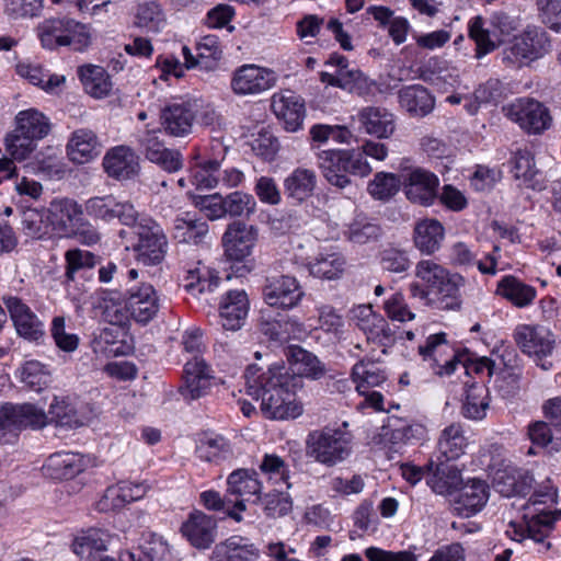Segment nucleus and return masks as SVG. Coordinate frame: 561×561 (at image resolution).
<instances>
[{
    "label": "nucleus",
    "mask_w": 561,
    "mask_h": 561,
    "mask_svg": "<svg viewBox=\"0 0 561 561\" xmlns=\"http://www.w3.org/2000/svg\"><path fill=\"white\" fill-rule=\"evenodd\" d=\"M220 169V161L217 159H209L201 162L192 172V183L197 188H214L218 183V175Z\"/></svg>",
    "instance_id": "obj_63"
},
{
    "label": "nucleus",
    "mask_w": 561,
    "mask_h": 561,
    "mask_svg": "<svg viewBox=\"0 0 561 561\" xmlns=\"http://www.w3.org/2000/svg\"><path fill=\"white\" fill-rule=\"evenodd\" d=\"M201 502L205 508L215 512H224L228 517L237 523H241L243 520L241 512L245 511L244 500H233L228 493L225 497H221L219 492L208 490L201 493Z\"/></svg>",
    "instance_id": "obj_43"
},
{
    "label": "nucleus",
    "mask_w": 561,
    "mask_h": 561,
    "mask_svg": "<svg viewBox=\"0 0 561 561\" xmlns=\"http://www.w3.org/2000/svg\"><path fill=\"white\" fill-rule=\"evenodd\" d=\"M533 482L534 478L528 471L514 467L497 470L493 478L495 491L505 497L526 495Z\"/></svg>",
    "instance_id": "obj_31"
},
{
    "label": "nucleus",
    "mask_w": 561,
    "mask_h": 561,
    "mask_svg": "<svg viewBox=\"0 0 561 561\" xmlns=\"http://www.w3.org/2000/svg\"><path fill=\"white\" fill-rule=\"evenodd\" d=\"M489 499L488 485L481 480H471L456 491L454 511L461 517H470L482 510Z\"/></svg>",
    "instance_id": "obj_26"
},
{
    "label": "nucleus",
    "mask_w": 561,
    "mask_h": 561,
    "mask_svg": "<svg viewBox=\"0 0 561 561\" xmlns=\"http://www.w3.org/2000/svg\"><path fill=\"white\" fill-rule=\"evenodd\" d=\"M67 153L71 161L83 164L101 153V145L92 130L81 128L72 133L67 144Z\"/></svg>",
    "instance_id": "obj_34"
},
{
    "label": "nucleus",
    "mask_w": 561,
    "mask_h": 561,
    "mask_svg": "<svg viewBox=\"0 0 561 561\" xmlns=\"http://www.w3.org/2000/svg\"><path fill=\"white\" fill-rule=\"evenodd\" d=\"M127 227L137 238L133 245L137 261L147 266L160 264L168 251V239L162 227L151 217L138 211L135 222Z\"/></svg>",
    "instance_id": "obj_6"
},
{
    "label": "nucleus",
    "mask_w": 561,
    "mask_h": 561,
    "mask_svg": "<svg viewBox=\"0 0 561 561\" xmlns=\"http://www.w3.org/2000/svg\"><path fill=\"white\" fill-rule=\"evenodd\" d=\"M359 129L378 139L390 138L396 130V117L386 107L365 106L358 111Z\"/></svg>",
    "instance_id": "obj_27"
},
{
    "label": "nucleus",
    "mask_w": 561,
    "mask_h": 561,
    "mask_svg": "<svg viewBox=\"0 0 561 561\" xmlns=\"http://www.w3.org/2000/svg\"><path fill=\"white\" fill-rule=\"evenodd\" d=\"M256 240V230L252 226L236 221L228 226L222 243L225 254L230 261H243L248 257Z\"/></svg>",
    "instance_id": "obj_22"
},
{
    "label": "nucleus",
    "mask_w": 561,
    "mask_h": 561,
    "mask_svg": "<svg viewBox=\"0 0 561 561\" xmlns=\"http://www.w3.org/2000/svg\"><path fill=\"white\" fill-rule=\"evenodd\" d=\"M469 37L476 43V57L482 58L496 48V44L491 39L490 31L484 27V21L481 16H474L470 20Z\"/></svg>",
    "instance_id": "obj_61"
},
{
    "label": "nucleus",
    "mask_w": 561,
    "mask_h": 561,
    "mask_svg": "<svg viewBox=\"0 0 561 561\" xmlns=\"http://www.w3.org/2000/svg\"><path fill=\"white\" fill-rule=\"evenodd\" d=\"M344 262L336 253L321 255L309 264L310 273L320 278L333 279L340 276Z\"/></svg>",
    "instance_id": "obj_62"
},
{
    "label": "nucleus",
    "mask_w": 561,
    "mask_h": 561,
    "mask_svg": "<svg viewBox=\"0 0 561 561\" xmlns=\"http://www.w3.org/2000/svg\"><path fill=\"white\" fill-rule=\"evenodd\" d=\"M402 185V178L393 173L379 172L375 179L368 184L369 194L380 201L392 197Z\"/></svg>",
    "instance_id": "obj_59"
},
{
    "label": "nucleus",
    "mask_w": 561,
    "mask_h": 561,
    "mask_svg": "<svg viewBox=\"0 0 561 561\" xmlns=\"http://www.w3.org/2000/svg\"><path fill=\"white\" fill-rule=\"evenodd\" d=\"M46 424V413L34 404L7 402L0 407V431L15 433L27 427L42 428Z\"/></svg>",
    "instance_id": "obj_10"
},
{
    "label": "nucleus",
    "mask_w": 561,
    "mask_h": 561,
    "mask_svg": "<svg viewBox=\"0 0 561 561\" xmlns=\"http://www.w3.org/2000/svg\"><path fill=\"white\" fill-rule=\"evenodd\" d=\"M36 170L44 176L60 180L67 172V165L58 148L47 147L35 157Z\"/></svg>",
    "instance_id": "obj_48"
},
{
    "label": "nucleus",
    "mask_w": 561,
    "mask_h": 561,
    "mask_svg": "<svg viewBox=\"0 0 561 561\" xmlns=\"http://www.w3.org/2000/svg\"><path fill=\"white\" fill-rule=\"evenodd\" d=\"M419 354L430 362L431 368L439 376L451 375L461 363L444 332L430 335L425 344L419 346Z\"/></svg>",
    "instance_id": "obj_11"
},
{
    "label": "nucleus",
    "mask_w": 561,
    "mask_h": 561,
    "mask_svg": "<svg viewBox=\"0 0 561 561\" xmlns=\"http://www.w3.org/2000/svg\"><path fill=\"white\" fill-rule=\"evenodd\" d=\"M347 427V421H343L337 427L311 432L306 440L307 456L329 467L346 459L351 443V433Z\"/></svg>",
    "instance_id": "obj_4"
},
{
    "label": "nucleus",
    "mask_w": 561,
    "mask_h": 561,
    "mask_svg": "<svg viewBox=\"0 0 561 561\" xmlns=\"http://www.w3.org/2000/svg\"><path fill=\"white\" fill-rule=\"evenodd\" d=\"M489 409V390L483 383L473 382L468 386L461 414L469 420H482Z\"/></svg>",
    "instance_id": "obj_47"
},
{
    "label": "nucleus",
    "mask_w": 561,
    "mask_h": 561,
    "mask_svg": "<svg viewBox=\"0 0 561 561\" xmlns=\"http://www.w3.org/2000/svg\"><path fill=\"white\" fill-rule=\"evenodd\" d=\"M383 436L393 445L400 446L417 439L423 427L403 422L397 417H389L388 425L383 427Z\"/></svg>",
    "instance_id": "obj_49"
},
{
    "label": "nucleus",
    "mask_w": 561,
    "mask_h": 561,
    "mask_svg": "<svg viewBox=\"0 0 561 561\" xmlns=\"http://www.w3.org/2000/svg\"><path fill=\"white\" fill-rule=\"evenodd\" d=\"M503 110L512 122L529 134H541L552 124L549 108L531 98H519Z\"/></svg>",
    "instance_id": "obj_8"
},
{
    "label": "nucleus",
    "mask_w": 561,
    "mask_h": 561,
    "mask_svg": "<svg viewBox=\"0 0 561 561\" xmlns=\"http://www.w3.org/2000/svg\"><path fill=\"white\" fill-rule=\"evenodd\" d=\"M85 459L81 454L60 451L50 455L45 465V473L51 479L68 480L83 471Z\"/></svg>",
    "instance_id": "obj_32"
},
{
    "label": "nucleus",
    "mask_w": 561,
    "mask_h": 561,
    "mask_svg": "<svg viewBox=\"0 0 561 561\" xmlns=\"http://www.w3.org/2000/svg\"><path fill=\"white\" fill-rule=\"evenodd\" d=\"M111 535L102 529L91 528L77 536L73 543V552L82 561H93L106 556Z\"/></svg>",
    "instance_id": "obj_33"
},
{
    "label": "nucleus",
    "mask_w": 561,
    "mask_h": 561,
    "mask_svg": "<svg viewBox=\"0 0 561 561\" xmlns=\"http://www.w3.org/2000/svg\"><path fill=\"white\" fill-rule=\"evenodd\" d=\"M21 379L26 387L38 392L46 387L49 376L43 364L37 360H30L22 367Z\"/></svg>",
    "instance_id": "obj_64"
},
{
    "label": "nucleus",
    "mask_w": 561,
    "mask_h": 561,
    "mask_svg": "<svg viewBox=\"0 0 561 561\" xmlns=\"http://www.w3.org/2000/svg\"><path fill=\"white\" fill-rule=\"evenodd\" d=\"M79 77L88 94L95 99H103L112 90L108 73L100 66H82L79 68Z\"/></svg>",
    "instance_id": "obj_44"
},
{
    "label": "nucleus",
    "mask_w": 561,
    "mask_h": 561,
    "mask_svg": "<svg viewBox=\"0 0 561 561\" xmlns=\"http://www.w3.org/2000/svg\"><path fill=\"white\" fill-rule=\"evenodd\" d=\"M184 385L180 392L185 400H196L205 396L210 386V369L206 362L194 355L184 367Z\"/></svg>",
    "instance_id": "obj_29"
},
{
    "label": "nucleus",
    "mask_w": 561,
    "mask_h": 561,
    "mask_svg": "<svg viewBox=\"0 0 561 561\" xmlns=\"http://www.w3.org/2000/svg\"><path fill=\"white\" fill-rule=\"evenodd\" d=\"M253 503L260 504L268 518H278L287 515L293 508V502L287 493L280 491L259 495Z\"/></svg>",
    "instance_id": "obj_50"
},
{
    "label": "nucleus",
    "mask_w": 561,
    "mask_h": 561,
    "mask_svg": "<svg viewBox=\"0 0 561 561\" xmlns=\"http://www.w3.org/2000/svg\"><path fill=\"white\" fill-rule=\"evenodd\" d=\"M497 293L517 308L529 306L536 298V289L514 276L502 278Z\"/></svg>",
    "instance_id": "obj_46"
},
{
    "label": "nucleus",
    "mask_w": 561,
    "mask_h": 561,
    "mask_svg": "<svg viewBox=\"0 0 561 561\" xmlns=\"http://www.w3.org/2000/svg\"><path fill=\"white\" fill-rule=\"evenodd\" d=\"M103 168L110 178L129 180L140 170L139 157L127 146H116L104 156Z\"/></svg>",
    "instance_id": "obj_24"
},
{
    "label": "nucleus",
    "mask_w": 561,
    "mask_h": 561,
    "mask_svg": "<svg viewBox=\"0 0 561 561\" xmlns=\"http://www.w3.org/2000/svg\"><path fill=\"white\" fill-rule=\"evenodd\" d=\"M51 129L49 118L36 108L20 111L15 128L5 137V149L14 160H25L36 149L37 141Z\"/></svg>",
    "instance_id": "obj_3"
},
{
    "label": "nucleus",
    "mask_w": 561,
    "mask_h": 561,
    "mask_svg": "<svg viewBox=\"0 0 561 561\" xmlns=\"http://www.w3.org/2000/svg\"><path fill=\"white\" fill-rule=\"evenodd\" d=\"M558 491L551 483L550 479L543 481L540 486L535 490L534 494L524 506L526 511L523 516L524 523L517 525L511 523L514 539L522 541L526 538L533 539L535 542H542L553 528L556 517L551 511L539 507L540 505H553L557 503Z\"/></svg>",
    "instance_id": "obj_2"
},
{
    "label": "nucleus",
    "mask_w": 561,
    "mask_h": 561,
    "mask_svg": "<svg viewBox=\"0 0 561 561\" xmlns=\"http://www.w3.org/2000/svg\"><path fill=\"white\" fill-rule=\"evenodd\" d=\"M217 522L213 516L194 510L181 526L182 536L197 550H207L217 538Z\"/></svg>",
    "instance_id": "obj_18"
},
{
    "label": "nucleus",
    "mask_w": 561,
    "mask_h": 561,
    "mask_svg": "<svg viewBox=\"0 0 561 561\" xmlns=\"http://www.w3.org/2000/svg\"><path fill=\"white\" fill-rule=\"evenodd\" d=\"M201 108L197 100H185L167 105L160 114L161 127L173 137H185L192 131L196 114Z\"/></svg>",
    "instance_id": "obj_13"
},
{
    "label": "nucleus",
    "mask_w": 561,
    "mask_h": 561,
    "mask_svg": "<svg viewBox=\"0 0 561 561\" xmlns=\"http://www.w3.org/2000/svg\"><path fill=\"white\" fill-rule=\"evenodd\" d=\"M286 357L290 364V367H288L290 374H295L301 379L302 377L319 379L325 373L324 365L319 360V358L301 346H289L286 350Z\"/></svg>",
    "instance_id": "obj_36"
},
{
    "label": "nucleus",
    "mask_w": 561,
    "mask_h": 561,
    "mask_svg": "<svg viewBox=\"0 0 561 561\" xmlns=\"http://www.w3.org/2000/svg\"><path fill=\"white\" fill-rule=\"evenodd\" d=\"M468 442L461 425L450 424L442 432L438 439V457L447 461L456 460L465 454Z\"/></svg>",
    "instance_id": "obj_45"
},
{
    "label": "nucleus",
    "mask_w": 561,
    "mask_h": 561,
    "mask_svg": "<svg viewBox=\"0 0 561 561\" xmlns=\"http://www.w3.org/2000/svg\"><path fill=\"white\" fill-rule=\"evenodd\" d=\"M466 279L458 273H451L434 290L432 306L439 310H459L462 304L460 289L465 286Z\"/></svg>",
    "instance_id": "obj_38"
},
{
    "label": "nucleus",
    "mask_w": 561,
    "mask_h": 561,
    "mask_svg": "<svg viewBox=\"0 0 561 561\" xmlns=\"http://www.w3.org/2000/svg\"><path fill=\"white\" fill-rule=\"evenodd\" d=\"M125 308L138 323L150 322L160 309V298L150 283H139L127 289Z\"/></svg>",
    "instance_id": "obj_12"
},
{
    "label": "nucleus",
    "mask_w": 561,
    "mask_h": 561,
    "mask_svg": "<svg viewBox=\"0 0 561 561\" xmlns=\"http://www.w3.org/2000/svg\"><path fill=\"white\" fill-rule=\"evenodd\" d=\"M550 48L548 33L541 27L528 26L504 48L502 59L508 65L520 66L526 61L541 58Z\"/></svg>",
    "instance_id": "obj_7"
},
{
    "label": "nucleus",
    "mask_w": 561,
    "mask_h": 561,
    "mask_svg": "<svg viewBox=\"0 0 561 561\" xmlns=\"http://www.w3.org/2000/svg\"><path fill=\"white\" fill-rule=\"evenodd\" d=\"M47 422L50 421L60 427H78L83 424L76 408L67 400H57L50 404Z\"/></svg>",
    "instance_id": "obj_55"
},
{
    "label": "nucleus",
    "mask_w": 561,
    "mask_h": 561,
    "mask_svg": "<svg viewBox=\"0 0 561 561\" xmlns=\"http://www.w3.org/2000/svg\"><path fill=\"white\" fill-rule=\"evenodd\" d=\"M243 377L245 393L261 400V411L267 419H295L302 413L297 401V390L302 387V380L290 374L285 365L275 364L264 369L257 364H250Z\"/></svg>",
    "instance_id": "obj_1"
},
{
    "label": "nucleus",
    "mask_w": 561,
    "mask_h": 561,
    "mask_svg": "<svg viewBox=\"0 0 561 561\" xmlns=\"http://www.w3.org/2000/svg\"><path fill=\"white\" fill-rule=\"evenodd\" d=\"M38 36L43 47L51 50L67 46L82 51L92 39L90 26L69 16L44 21L38 26Z\"/></svg>",
    "instance_id": "obj_5"
},
{
    "label": "nucleus",
    "mask_w": 561,
    "mask_h": 561,
    "mask_svg": "<svg viewBox=\"0 0 561 561\" xmlns=\"http://www.w3.org/2000/svg\"><path fill=\"white\" fill-rule=\"evenodd\" d=\"M381 236L382 229L375 219L364 215H357L353 219V244L375 243Z\"/></svg>",
    "instance_id": "obj_57"
},
{
    "label": "nucleus",
    "mask_w": 561,
    "mask_h": 561,
    "mask_svg": "<svg viewBox=\"0 0 561 561\" xmlns=\"http://www.w3.org/2000/svg\"><path fill=\"white\" fill-rule=\"evenodd\" d=\"M85 213L99 220L110 222L117 218L124 226L134 224L137 210L129 202H118L112 195L91 197L85 202Z\"/></svg>",
    "instance_id": "obj_16"
},
{
    "label": "nucleus",
    "mask_w": 561,
    "mask_h": 561,
    "mask_svg": "<svg viewBox=\"0 0 561 561\" xmlns=\"http://www.w3.org/2000/svg\"><path fill=\"white\" fill-rule=\"evenodd\" d=\"M511 172L526 187L539 188V170L536 168L534 154L527 149H518L511 159Z\"/></svg>",
    "instance_id": "obj_42"
},
{
    "label": "nucleus",
    "mask_w": 561,
    "mask_h": 561,
    "mask_svg": "<svg viewBox=\"0 0 561 561\" xmlns=\"http://www.w3.org/2000/svg\"><path fill=\"white\" fill-rule=\"evenodd\" d=\"M329 66L335 67L333 72L322 71L320 80L332 87L347 89L351 84V70L347 69L348 60L344 56L334 55L327 62Z\"/></svg>",
    "instance_id": "obj_60"
},
{
    "label": "nucleus",
    "mask_w": 561,
    "mask_h": 561,
    "mask_svg": "<svg viewBox=\"0 0 561 561\" xmlns=\"http://www.w3.org/2000/svg\"><path fill=\"white\" fill-rule=\"evenodd\" d=\"M249 312V299L243 289L229 290L219 307L221 325L227 331H237L244 324Z\"/></svg>",
    "instance_id": "obj_28"
},
{
    "label": "nucleus",
    "mask_w": 561,
    "mask_h": 561,
    "mask_svg": "<svg viewBox=\"0 0 561 561\" xmlns=\"http://www.w3.org/2000/svg\"><path fill=\"white\" fill-rule=\"evenodd\" d=\"M415 277L422 280L431 290L444 282L451 272L434 260H421L415 265Z\"/></svg>",
    "instance_id": "obj_58"
},
{
    "label": "nucleus",
    "mask_w": 561,
    "mask_h": 561,
    "mask_svg": "<svg viewBox=\"0 0 561 561\" xmlns=\"http://www.w3.org/2000/svg\"><path fill=\"white\" fill-rule=\"evenodd\" d=\"M407 198L422 206H430L437 198L438 178L422 168H414L401 174Z\"/></svg>",
    "instance_id": "obj_14"
},
{
    "label": "nucleus",
    "mask_w": 561,
    "mask_h": 561,
    "mask_svg": "<svg viewBox=\"0 0 561 561\" xmlns=\"http://www.w3.org/2000/svg\"><path fill=\"white\" fill-rule=\"evenodd\" d=\"M514 339L523 353L535 357L543 370L551 368L552 363L545 359L554 348V339L548 329L539 325H519L515 330Z\"/></svg>",
    "instance_id": "obj_9"
},
{
    "label": "nucleus",
    "mask_w": 561,
    "mask_h": 561,
    "mask_svg": "<svg viewBox=\"0 0 561 561\" xmlns=\"http://www.w3.org/2000/svg\"><path fill=\"white\" fill-rule=\"evenodd\" d=\"M304 295L302 288L293 276L273 275L266 277L263 297L271 307L291 309L299 304Z\"/></svg>",
    "instance_id": "obj_15"
},
{
    "label": "nucleus",
    "mask_w": 561,
    "mask_h": 561,
    "mask_svg": "<svg viewBox=\"0 0 561 561\" xmlns=\"http://www.w3.org/2000/svg\"><path fill=\"white\" fill-rule=\"evenodd\" d=\"M51 231L60 237H71L73 227L81 221L83 210L75 199L55 198L47 208Z\"/></svg>",
    "instance_id": "obj_21"
},
{
    "label": "nucleus",
    "mask_w": 561,
    "mask_h": 561,
    "mask_svg": "<svg viewBox=\"0 0 561 561\" xmlns=\"http://www.w3.org/2000/svg\"><path fill=\"white\" fill-rule=\"evenodd\" d=\"M275 82L272 70L256 65H243L233 72L230 85L237 95H252L270 90Z\"/></svg>",
    "instance_id": "obj_17"
},
{
    "label": "nucleus",
    "mask_w": 561,
    "mask_h": 561,
    "mask_svg": "<svg viewBox=\"0 0 561 561\" xmlns=\"http://www.w3.org/2000/svg\"><path fill=\"white\" fill-rule=\"evenodd\" d=\"M66 260V283L73 282L76 275L85 270L93 268L98 263V257L90 251L81 249H70L65 253Z\"/></svg>",
    "instance_id": "obj_54"
},
{
    "label": "nucleus",
    "mask_w": 561,
    "mask_h": 561,
    "mask_svg": "<svg viewBox=\"0 0 561 561\" xmlns=\"http://www.w3.org/2000/svg\"><path fill=\"white\" fill-rule=\"evenodd\" d=\"M147 490L148 488L142 483L121 481L105 490L104 495L96 503V508L100 512L121 511L127 504L142 499Z\"/></svg>",
    "instance_id": "obj_23"
},
{
    "label": "nucleus",
    "mask_w": 561,
    "mask_h": 561,
    "mask_svg": "<svg viewBox=\"0 0 561 561\" xmlns=\"http://www.w3.org/2000/svg\"><path fill=\"white\" fill-rule=\"evenodd\" d=\"M316 187V174L308 169L297 168L284 181V191L288 198L297 203L306 201Z\"/></svg>",
    "instance_id": "obj_41"
},
{
    "label": "nucleus",
    "mask_w": 561,
    "mask_h": 561,
    "mask_svg": "<svg viewBox=\"0 0 561 561\" xmlns=\"http://www.w3.org/2000/svg\"><path fill=\"white\" fill-rule=\"evenodd\" d=\"M438 462L431 461L428 468L434 467L430 484L433 491L440 495H454L462 483L460 470L455 463L437 457Z\"/></svg>",
    "instance_id": "obj_35"
},
{
    "label": "nucleus",
    "mask_w": 561,
    "mask_h": 561,
    "mask_svg": "<svg viewBox=\"0 0 561 561\" xmlns=\"http://www.w3.org/2000/svg\"><path fill=\"white\" fill-rule=\"evenodd\" d=\"M362 332L366 337V343H378L385 345V341L390 339V329L381 316H375L368 319L357 321L353 327V334Z\"/></svg>",
    "instance_id": "obj_53"
},
{
    "label": "nucleus",
    "mask_w": 561,
    "mask_h": 561,
    "mask_svg": "<svg viewBox=\"0 0 561 561\" xmlns=\"http://www.w3.org/2000/svg\"><path fill=\"white\" fill-rule=\"evenodd\" d=\"M324 178L334 186L343 188L351 182V151L344 149L323 150L319 153Z\"/></svg>",
    "instance_id": "obj_25"
},
{
    "label": "nucleus",
    "mask_w": 561,
    "mask_h": 561,
    "mask_svg": "<svg viewBox=\"0 0 561 561\" xmlns=\"http://www.w3.org/2000/svg\"><path fill=\"white\" fill-rule=\"evenodd\" d=\"M255 471L248 469H237L231 472L227 479V493L229 496H237L238 500H244L245 496H259L262 491V483L259 481Z\"/></svg>",
    "instance_id": "obj_40"
},
{
    "label": "nucleus",
    "mask_w": 561,
    "mask_h": 561,
    "mask_svg": "<svg viewBox=\"0 0 561 561\" xmlns=\"http://www.w3.org/2000/svg\"><path fill=\"white\" fill-rule=\"evenodd\" d=\"M136 24L148 32L158 33L165 25V15L156 1L140 3L137 9Z\"/></svg>",
    "instance_id": "obj_52"
},
{
    "label": "nucleus",
    "mask_w": 561,
    "mask_h": 561,
    "mask_svg": "<svg viewBox=\"0 0 561 561\" xmlns=\"http://www.w3.org/2000/svg\"><path fill=\"white\" fill-rule=\"evenodd\" d=\"M271 107L276 117L284 123L287 131L294 133L302 127L306 107L301 96L289 90L275 93Z\"/></svg>",
    "instance_id": "obj_20"
},
{
    "label": "nucleus",
    "mask_w": 561,
    "mask_h": 561,
    "mask_svg": "<svg viewBox=\"0 0 561 561\" xmlns=\"http://www.w3.org/2000/svg\"><path fill=\"white\" fill-rule=\"evenodd\" d=\"M444 237L445 229L436 219L422 220L414 228V244L426 255H432L439 250Z\"/></svg>",
    "instance_id": "obj_39"
},
{
    "label": "nucleus",
    "mask_w": 561,
    "mask_h": 561,
    "mask_svg": "<svg viewBox=\"0 0 561 561\" xmlns=\"http://www.w3.org/2000/svg\"><path fill=\"white\" fill-rule=\"evenodd\" d=\"M260 549L250 539L231 536L217 543L210 554V561H257Z\"/></svg>",
    "instance_id": "obj_30"
},
{
    "label": "nucleus",
    "mask_w": 561,
    "mask_h": 561,
    "mask_svg": "<svg viewBox=\"0 0 561 561\" xmlns=\"http://www.w3.org/2000/svg\"><path fill=\"white\" fill-rule=\"evenodd\" d=\"M224 205L227 208L226 214L229 217L249 218L256 210V201L249 193L236 191L224 196Z\"/></svg>",
    "instance_id": "obj_56"
},
{
    "label": "nucleus",
    "mask_w": 561,
    "mask_h": 561,
    "mask_svg": "<svg viewBox=\"0 0 561 561\" xmlns=\"http://www.w3.org/2000/svg\"><path fill=\"white\" fill-rule=\"evenodd\" d=\"M47 209L27 208L23 211L22 229L24 233L34 239H42L49 234L51 226Z\"/></svg>",
    "instance_id": "obj_51"
},
{
    "label": "nucleus",
    "mask_w": 561,
    "mask_h": 561,
    "mask_svg": "<svg viewBox=\"0 0 561 561\" xmlns=\"http://www.w3.org/2000/svg\"><path fill=\"white\" fill-rule=\"evenodd\" d=\"M398 98L401 107L412 116H426L433 111L435 105L433 95L421 84L402 88L398 93Z\"/></svg>",
    "instance_id": "obj_37"
},
{
    "label": "nucleus",
    "mask_w": 561,
    "mask_h": 561,
    "mask_svg": "<svg viewBox=\"0 0 561 561\" xmlns=\"http://www.w3.org/2000/svg\"><path fill=\"white\" fill-rule=\"evenodd\" d=\"M359 381L356 383V391L359 396L364 397L363 401L357 403L356 409L358 411H363L366 408H371L373 410L379 411H389L383 408V396L376 391L371 390V387H376L383 382L385 376L379 371L375 365L370 364L369 369H365L363 364H356L353 367V381Z\"/></svg>",
    "instance_id": "obj_19"
}]
</instances>
